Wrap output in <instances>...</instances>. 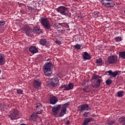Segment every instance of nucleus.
Listing matches in <instances>:
<instances>
[{
    "instance_id": "f257e3e1",
    "label": "nucleus",
    "mask_w": 125,
    "mask_h": 125,
    "mask_svg": "<svg viewBox=\"0 0 125 125\" xmlns=\"http://www.w3.org/2000/svg\"><path fill=\"white\" fill-rule=\"evenodd\" d=\"M35 108L36 110H38V112L37 113L33 112V114L30 116L29 118V120L31 123H34L36 122V120H37V118H38V115L40 114H42L43 110H42V105L41 103H38L35 105Z\"/></svg>"
},
{
    "instance_id": "f03ea898",
    "label": "nucleus",
    "mask_w": 125,
    "mask_h": 125,
    "mask_svg": "<svg viewBox=\"0 0 125 125\" xmlns=\"http://www.w3.org/2000/svg\"><path fill=\"white\" fill-rule=\"evenodd\" d=\"M53 69V64L51 62L45 63L43 66V72L46 77H50L52 72L51 70Z\"/></svg>"
},
{
    "instance_id": "7ed1b4c3",
    "label": "nucleus",
    "mask_w": 125,
    "mask_h": 125,
    "mask_svg": "<svg viewBox=\"0 0 125 125\" xmlns=\"http://www.w3.org/2000/svg\"><path fill=\"white\" fill-rule=\"evenodd\" d=\"M68 106H69V103H66L62 105V106L61 104H56V105H54V106L52 107L51 115L54 117H56L58 114V111L59 110H60V109H61V108H63L67 110Z\"/></svg>"
},
{
    "instance_id": "20e7f679",
    "label": "nucleus",
    "mask_w": 125,
    "mask_h": 125,
    "mask_svg": "<svg viewBox=\"0 0 125 125\" xmlns=\"http://www.w3.org/2000/svg\"><path fill=\"white\" fill-rule=\"evenodd\" d=\"M91 82V83L94 84V85H92L93 87L97 88L100 86L102 83H103V80H102V77L99 75H94L92 77Z\"/></svg>"
},
{
    "instance_id": "39448f33",
    "label": "nucleus",
    "mask_w": 125,
    "mask_h": 125,
    "mask_svg": "<svg viewBox=\"0 0 125 125\" xmlns=\"http://www.w3.org/2000/svg\"><path fill=\"white\" fill-rule=\"evenodd\" d=\"M118 62V56L111 55L108 56L105 61V65H110L111 64H116Z\"/></svg>"
},
{
    "instance_id": "423d86ee",
    "label": "nucleus",
    "mask_w": 125,
    "mask_h": 125,
    "mask_svg": "<svg viewBox=\"0 0 125 125\" xmlns=\"http://www.w3.org/2000/svg\"><path fill=\"white\" fill-rule=\"evenodd\" d=\"M40 21L45 30H49L50 29V23L47 18L42 17L41 18Z\"/></svg>"
},
{
    "instance_id": "0eeeda50",
    "label": "nucleus",
    "mask_w": 125,
    "mask_h": 125,
    "mask_svg": "<svg viewBox=\"0 0 125 125\" xmlns=\"http://www.w3.org/2000/svg\"><path fill=\"white\" fill-rule=\"evenodd\" d=\"M68 10V8L64 6H61L57 8V11L62 15H64V16L68 15L69 12Z\"/></svg>"
},
{
    "instance_id": "6e6552de",
    "label": "nucleus",
    "mask_w": 125,
    "mask_h": 125,
    "mask_svg": "<svg viewBox=\"0 0 125 125\" xmlns=\"http://www.w3.org/2000/svg\"><path fill=\"white\" fill-rule=\"evenodd\" d=\"M101 3L105 7H114L115 3L112 0H102Z\"/></svg>"
},
{
    "instance_id": "1a4fd4ad",
    "label": "nucleus",
    "mask_w": 125,
    "mask_h": 125,
    "mask_svg": "<svg viewBox=\"0 0 125 125\" xmlns=\"http://www.w3.org/2000/svg\"><path fill=\"white\" fill-rule=\"evenodd\" d=\"M59 84V79L57 77H53L51 79L50 83H48L49 87H55Z\"/></svg>"
},
{
    "instance_id": "9d476101",
    "label": "nucleus",
    "mask_w": 125,
    "mask_h": 125,
    "mask_svg": "<svg viewBox=\"0 0 125 125\" xmlns=\"http://www.w3.org/2000/svg\"><path fill=\"white\" fill-rule=\"evenodd\" d=\"M78 111H80V114L83 113V112H84V111H90V110H91V107H89L87 104H82L78 106Z\"/></svg>"
},
{
    "instance_id": "9b49d317",
    "label": "nucleus",
    "mask_w": 125,
    "mask_h": 125,
    "mask_svg": "<svg viewBox=\"0 0 125 125\" xmlns=\"http://www.w3.org/2000/svg\"><path fill=\"white\" fill-rule=\"evenodd\" d=\"M18 114H19V111L17 109L13 110L12 113L9 115V118L11 120L14 121V120H17L19 119L18 117Z\"/></svg>"
},
{
    "instance_id": "f8f14e48",
    "label": "nucleus",
    "mask_w": 125,
    "mask_h": 125,
    "mask_svg": "<svg viewBox=\"0 0 125 125\" xmlns=\"http://www.w3.org/2000/svg\"><path fill=\"white\" fill-rule=\"evenodd\" d=\"M107 73H108L109 76L110 78H116L118 75H119V70H116L113 72L112 70H108L107 71Z\"/></svg>"
},
{
    "instance_id": "ddd939ff",
    "label": "nucleus",
    "mask_w": 125,
    "mask_h": 125,
    "mask_svg": "<svg viewBox=\"0 0 125 125\" xmlns=\"http://www.w3.org/2000/svg\"><path fill=\"white\" fill-rule=\"evenodd\" d=\"M42 85V81L40 80H34L33 82V86L35 88H39Z\"/></svg>"
},
{
    "instance_id": "4468645a",
    "label": "nucleus",
    "mask_w": 125,
    "mask_h": 125,
    "mask_svg": "<svg viewBox=\"0 0 125 125\" xmlns=\"http://www.w3.org/2000/svg\"><path fill=\"white\" fill-rule=\"evenodd\" d=\"M29 50L32 54H35V53H38V52H39V50H38V48L36 46H31Z\"/></svg>"
},
{
    "instance_id": "2eb2a0df",
    "label": "nucleus",
    "mask_w": 125,
    "mask_h": 125,
    "mask_svg": "<svg viewBox=\"0 0 125 125\" xmlns=\"http://www.w3.org/2000/svg\"><path fill=\"white\" fill-rule=\"evenodd\" d=\"M5 55L3 54L0 53V66L4 65L5 63Z\"/></svg>"
},
{
    "instance_id": "dca6fc26",
    "label": "nucleus",
    "mask_w": 125,
    "mask_h": 125,
    "mask_svg": "<svg viewBox=\"0 0 125 125\" xmlns=\"http://www.w3.org/2000/svg\"><path fill=\"white\" fill-rule=\"evenodd\" d=\"M33 30L36 34H37V35L42 34V29H41V27L40 26H35L33 27Z\"/></svg>"
},
{
    "instance_id": "f3484780",
    "label": "nucleus",
    "mask_w": 125,
    "mask_h": 125,
    "mask_svg": "<svg viewBox=\"0 0 125 125\" xmlns=\"http://www.w3.org/2000/svg\"><path fill=\"white\" fill-rule=\"evenodd\" d=\"M57 102H58V99L56 97L53 96L50 98V104L55 105Z\"/></svg>"
},
{
    "instance_id": "a211bd4d",
    "label": "nucleus",
    "mask_w": 125,
    "mask_h": 125,
    "mask_svg": "<svg viewBox=\"0 0 125 125\" xmlns=\"http://www.w3.org/2000/svg\"><path fill=\"white\" fill-rule=\"evenodd\" d=\"M82 56L84 60H90L91 59V56L87 52H84Z\"/></svg>"
},
{
    "instance_id": "6ab92c4d",
    "label": "nucleus",
    "mask_w": 125,
    "mask_h": 125,
    "mask_svg": "<svg viewBox=\"0 0 125 125\" xmlns=\"http://www.w3.org/2000/svg\"><path fill=\"white\" fill-rule=\"evenodd\" d=\"M94 120V119L93 118H92V117L85 118L84 120L83 125H88V123H90V122H93Z\"/></svg>"
},
{
    "instance_id": "aec40b11",
    "label": "nucleus",
    "mask_w": 125,
    "mask_h": 125,
    "mask_svg": "<svg viewBox=\"0 0 125 125\" xmlns=\"http://www.w3.org/2000/svg\"><path fill=\"white\" fill-rule=\"evenodd\" d=\"M119 58L120 59H125V51H121L119 53Z\"/></svg>"
},
{
    "instance_id": "412c9836",
    "label": "nucleus",
    "mask_w": 125,
    "mask_h": 125,
    "mask_svg": "<svg viewBox=\"0 0 125 125\" xmlns=\"http://www.w3.org/2000/svg\"><path fill=\"white\" fill-rule=\"evenodd\" d=\"M32 33H33V30L30 28H28L25 30V33L28 37H32Z\"/></svg>"
},
{
    "instance_id": "4be33fe9",
    "label": "nucleus",
    "mask_w": 125,
    "mask_h": 125,
    "mask_svg": "<svg viewBox=\"0 0 125 125\" xmlns=\"http://www.w3.org/2000/svg\"><path fill=\"white\" fill-rule=\"evenodd\" d=\"M66 112H67V109H65V108L62 107V109L60 113L59 117H63L64 115L66 114Z\"/></svg>"
},
{
    "instance_id": "5701e85b",
    "label": "nucleus",
    "mask_w": 125,
    "mask_h": 125,
    "mask_svg": "<svg viewBox=\"0 0 125 125\" xmlns=\"http://www.w3.org/2000/svg\"><path fill=\"white\" fill-rule=\"evenodd\" d=\"M74 88V85L72 83H68V85H66V89H64V90H71Z\"/></svg>"
},
{
    "instance_id": "b1692460",
    "label": "nucleus",
    "mask_w": 125,
    "mask_h": 125,
    "mask_svg": "<svg viewBox=\"0 0 125 125\" xmlns=\"http://www.w3.org/2000/svg\"><path fill=\"white\" fill-rule=\"evenodd\" d=\"M96 62L97 64H98V66H102L103 65V63L102 62V59L100 58L96 60Z\"/></svg>"
},
{
    "instance_id": "393cba45",
    "label": "nucleus",
    "mask_w": 125,
    "mask_h": 125,
    "mask_svg": "<svg viewBox=\"0 0 125 125\" xmlns=\"http://www.w3.org/2000/svg\"><path fill=\"white\" fill-rule=\"evenodd\" d=\"M40 43L42 45H45L46 44V39H42L40 41Z\"/></svg>"
},
{
    "instance_id": "a878e982",
    "label": "nucleus",
    "mask_w": 125,
    "mask_h": 125,
    "mask_svg": "<svg viewBox=\"0 0 125 125\" xmlns=\"http://www.w3.org/2000/svg\"><path fill=\"white\" fill-rule=\"evenodd\" d=\"M124 92L123 90L119 91L117 92L118 97H123L124 96Z\"/></svg>"
},
{
    "instance_id": "bb28decb",
    "label": "nucleus",
    "mask_w": 125,
    "mask_h": 125,
    "mask_svg": "<svg viewBox=\"0 0 125 125\" xmlns=\"http://www.w3.org/2000/svg\"><path fill=\"white\" fill-rule=\"evenodd\" d=\"M114 40L116 41L117 42H120L123 41V39H122L121 37H117L114 38Z\"/></svg>"
},
{
    "instance_id": "cd10ccee",
    "label": "nucleus",
    "mask_w": 125,
    "mask_h": 125,
    "mask_svg": "<svg viewBox=\"0 0 125 125\" xmlns=\"http://www.w3.org/2000/svg\"><path fill=\"white\" fill-rule=\"evenodd\" d=\"M83 90L85 92H90V89L88 87V86H85L84 88H83Z\"/></svg>"
},
{
    "instance_id": "c85d7f7f",
    "label": "nucleus",
    "mask_w": 125,
    "mask_h": 125,
    "mask_svg": "<svg viewBox=\"0 0 125 125\" xmlns=\"http://www.w3.org/2000/svg\"><path fill=\"white\" fill-rule=\"evenodd\" d=\"M54 42H56V43H57V44H62V42L61 41H59V40H58V39H57V38H55L54 39Z\"/></svg>"
},
{
    "instance_id": "c756f323",
    "label": "nucleus",
    "mask_w": 125,
    "mask_h": 125,
    "mask_svg": "<svg viewBox=\"0 0 125 125\" xmlns=\"http://www.w3.org/2000/svg\"><path fill=\"white\" fill-rule=\"evenodd\" d=\"M74 47L76 48V49L78 50L79 49H81V47H82V46H81V45L79 44H76L74 46Z\"/></svg>"
},
{
    "instance_id": "7c9ffc66",
    "label": "nucleus",
    "mask_w": 125,
    "mask_h": 125,
    "mask_svg": "<svg viewBox=\"0 0 125 125\" xmlns=\"http://www.w3.org/2000/svg\"><path fill=\"white\" fill-rule=\"evenodd\" d=\"M105 83L107 84V85H109V84H111L112 83V80L110 79H108L105 81Z\"/></svg>"
},
{
    "instance_id": "2f4dec72",
    "label": "nucleus",
    "mask_w": 125,
    "mask_h": 125,
    "mask_svg": "<svg viewBox=\"0 0 125 125\" xmlns=\"http://www.w3.org/2000/svg\"><path fill=\"white\" fill-rule=\"evenodd\" d=\"M27 9H28V10H31V11H32L33 12L35 11V8H34V7H31V6H28L27 7Z\"/></svg>"
},
{
    "instance_id": "473e14b6",
    "label": "nucleus",
    "mask_w": 125,
    "mask_h": 125,
    "mask_svg": "<svg viewBox=\"0 0 125 125\" xmlns=\"http://www.w3.org/2000/svg\"><path fill=\"white\" fill-rule=\"evenodd\" d=\"M17 93L18 94H22L23 93V90L21 89H19L17 90Z\"/></svg>"
},
{
    "instance_id": "72a5a7b5",
    "label": "nucleus",
    "mask_w": 125,
    "mask_h": 125,
    "mask_svg": "<svg viewBox=\"0 0 125 125\" xmlns=\"http://www.w3.org/2000/svg\"><path fill=\"white\" fill-rule=\"evenodd\" d=\"M94 13L95 17H99V12L95 11Z\"/></svg>"
},
{
    "instance_id": "f704fd0d",
    "label": "nucleus",
    "mask_w": 125,
    "mask_h": 125,
    "mask_svg": "<svg viewBox=\"0 0 125 125\" xmlns=\"http://www.w3.org/2000/svg\"><path fill=\"white\" fill-rule=\"evenodd\" d=\"M60 89H62V88H65V89H67V85L66 84H63L61 86L59 87Z\"/></svg>"
},
{
    "instance_id": "c9c22d12",
    "label": "nucleus",
    "mask_w": 125,
    "mask_h": 125,
    "mask_svg": "<svg viewBox=\"0 0 125 125\" xmlns=\"http://www.w3.org/2000/svg\"><path fill=\"white\" fill-rule=\"evenodd\" d=\"M5 24L4 21H0V26H3Z\"/></svg>"
},
{
    "instance_id": "e433bc0d",
    "label": "nucleus",
    "mask_w": 125,
    "mask_h": 125,
    "mask_svg": "<svg viewBox=\"0 0 125 125\" xmlns=\"http://www.w3.org/2000/svg\"><path fill=\"white\" fill-rule=\"evenodd\" d=\"M125 119L124 118H120L119 119V122H120V123H123V122H125Z\"/></svg>"
},
{
    "instance_id": "4c0bfd02",
    "label": "nucleus",
    "mask_w": 125,
    "mask_h": 125,
    "mask_svg": "<svg viewBox=\"0 0 125 125\" xmlns=\"http://www.w3.org/2000/svg\"><path fill=\"white\" fill-rule=\"evenodd\" d=\"M114 124H115V122L114 121H110L108 122V124L109 125H114Z\"/></svg>"
},
{
    "instance_id": "58836bf2",
    "label": "nucleus",
    "mask_w": 125,
    "mask_h": 125,
    "mask_svg": "<svg viewBox=\"0 0 125 125\" xmlns=\"http://www.w3.org/2000/svg\"><path fill=\"white\" fill-rule=\"evenodd\" d=\"M57 76L59 77V78H60L61 79L63 78V76L62 75V73H58L57 74Z\"/></svg>"
},
{
    "instance_id": "ea45409f",
    "label": "nucleus",
    "mask_w": 125,
    "mask_h": 125,
    "mask_svg": "<svg viewBox=\"0 0 125 125\" xmlns=\"http://www.w3.org/2000/svg\"><path fill=\"white\" fill-rule=\"evenodd\" d=\"M88 114H89V112H84L83 114V117H87V115H88Z\"/></svg>"
},
{
    "instance_id": "a19ab883",
    "label": "nucleus",
    "mask_w": 125,
    "mask_h": 125,
    "mask_svg": "<svg viewBox=\"0 0 125 125\" xmlns=\"http://www.w3.org/2000/svg\"><path fill=\"white\" fill-rule=\"evenodd\" d=\"M65 125H70V121L68 120V121L65 123Z\"/></svg>"
},
{
    "instance_id": "79ce46f5",
    "label": "nucleus",
    "mask_w": 125,
    "mask_h": 125,
    "mask_svg": "<svg viewBox=\"0 0 125 125\" xmlns=\"http://www.w3.org/2000/svg\"><path fill=\"white\" fill-rule=\"evenodd\" d=\"M21 125H28L25 124H21Z\"/></svg>"
},
{
    "instance_id": "37998d69",
    "label": "nucleus",
    "mask_w": 125,
    "mask_h": 125,
    "mask_svg": "<svg viewBox=\"0 0 125 125\" xmlns=\"http://www.w3.org/2000/svg\"><path fill=\"white\" fill-rule=\"evenodd\" d=\"M1 73V70H0V74Z\"/></svg>"
},
{
    "instance_id": "c03bdc74",
    "label": "nucleus",
    "mask_w": 125,
    "mask_h": 125,
    "mask_svg": "<svg viewBox=\"0 0 125 125\" xmlns=\"http://www.w3.org/2000/svg\"><path fill=\"white\" fill-rule=\"evenodd\" d=\"M67 31H70V29H67Z\"/></svg>"
},
{
    "instance_id": "a18cd8bd",
    "label": "nucleus",
    "mask_w": 125,
    "mask_h": 125,
    "mask_svg": "<svg viewBox=\"0 0 125 125\" xmlns=\"http://www.w3.org/2000/svg\"><path fill=\"white\" fill-rule=\"evenodd\" d=\"M68 29H69V26L67 27Z\"/></svg>"
},
{
    "instance_id": "49530a36",
    "label": "nucleus",
    "mask_w": 125,
    "mask_h": 125,
    "mask_svg": "<svg viewBox=\"0 0 125 125\" xmlns=\"http://www.w3.org/2000/svg\"><path fill=\"white\" fill-rule=\"evenodd\" d=\"M122 125H125V124H122Z\"/></svg>"
}]
</instances>
